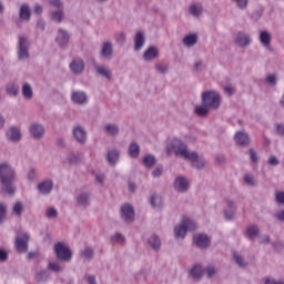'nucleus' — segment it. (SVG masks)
<instances>
[{
	"label": "nucleus",
	"instance_id": "f257e3e1",
	"mask_svg": "<svg viewBox=\"0 0 284 284\" xmlns=\"http://www.w3.org/2000/svg\"><path fill=\"white\" fill-rule=\"evenodd\" d=\"M166 152H169V154H175V156L184 159L185 161H194V159H196V151L187 150V144L179 138L170 140L166 145Z\"/></svg>",
	"mask_w": 284,
	"mask_h": 284
},
{
	"label": "nucleus",
	"instance_id": "f03ea898",
	"mask_svg": "<svg viewBox=\"0 0 284 284\" xmlns=\"http://www.w3.org/2000/svg\"><path fill=\"white\" fill-rule=\"evenodd\" d=\"M14 169L8 162L0 163V181L2 183V190L7 194H14Z\"/></svg>",
	"mask_w": 284,
	"mask_h": 284
},
{
	"label": "nucleus",
	"instance_id": "7ed1b4c3",
	"mask_svg": "<svg viewBox=\"0 0 284 284\" xmlns=\"http://www.w3.org/2000/svg\"><path fill=\"white\" fill-rule=\"evenodd\" d=\"M196 230V222L192 219H183L178 225L174 226V239H185L187 232H194Z\"/></svg>",
	"mask_w": 284,
	"mask_h": 284
},
{
	"label": "nucleus",
	"instance_id": "20e7f679",
	"mask_svg": "<svg viewBox=\"0 0 284 284\" xmlns=\"http://www.w3.org/2000/svg\"><path fill=\"white\" fill-rule=\"evenodd\" d=\"M221 94L216 91H206L202 93V103L211 110H219L221 108Z\"/></svg>",
	"mask_w": 284,
	"mask_h": 284
},
{
	"label": "nucleus",
	"instance_id": "39448f33",
	"mask_svg": "<svg viewBox=\"0 0 284 284\" xmlns=\"http://www.w3.org/2000/svg\"><path fill=\"white\" fill-rule=\"evenodd\" d=\"M30 57V41L27 37L20 36L18 40V59L26 61Z\"/></svg>",
	"mask_w": 284,
	"mask_h": 284
},
{
	"label": "nucleus",
	"instance_id": "423d86ee",
	"mask_svg": "<svg viewBox=\"0 0 284 284\" xmlns=\"http://www.w3.org/2000/svg\"><path fill=\"white\" fill-rule=\"evenodd\" d=\"M54 251L60 261H64V263H70V261H72V251H70L65 244L61 242L57 243L54 245Z\"/></svg>",
	"mask_w": 284,
	"mask_h": 284
},
{
	"label": "nucleus",
	"instance_id": "0eeeda50",
	"mask_svg": "<svg viewBox=\"0 0 284 284\" xmlns=\"http://www.w3.org/2000/svg\"><path fill=\"white\" fill-rule=\"evenodd\" d=\"M53 190H54V181H52V179L42 180L37 185V191L40 196H50Z\"/></svg>",
	"mask_w": 284,
	"mask_h": 284
},
{
	"label": "nucleus",
	"instance_id": "6e6552de",
	"mask_svg": "<svg viewBox=\"0 0 284 284\" xmlns=\"http://www.w3.org/2000/svg\"><path fill=\"white\" fill-rule=\"evenodd\" d=\"M173 190H175L178 194H185V192L190 190V180L183 175L175 178L173 182Z\"/></svg>",
	"mask_w": 284,
	"mask_h": 284
},
{
	"label": "nucleus",
	"instance_id": "1a4fd4ad",
	"mask_svg": "<svg viewBox=\"0 0 284 284\" xmlns=\"http://www.w3.org/2000/svg\"><path fill=\"white\" fill-rule=\"evenodd\" d=\"M30 241V234L22 232L18 233L16 239V250L17 252L23 253L28 252V243Z\"/></svg>",
	"mask_w": 284,
	"mask_h": 284
},
{
	"label": "nucleus",
	"instance_id": "9d476101",
	"mask_svg": "<svg viewBox=\"0 0 284 284\" xmlns=\"http://www.w3.org/2000/svg\"><path fill=\"white\" fill-rule=\"evenodd\" d=\"M29 133L32 139L39 141L42 136H45V126L39 122H33L29 125Z\"/></svg>",
	"mask_w": 284,
	"mask_h": 284
},
{
	"label": "nucleus",
	"instance_id": "9b49d317",
	"mask_svg": "<svg viewBox=\"0 0 284 284\" xmlns=\"http://www.w3.org/2000/svg\"><path fill=\"white\" fill-rule=\"evenodd\" d=\"M70 32L65 29H58V33L55 37V43L59 45V48H68V43H70Z\"/></svg>",
	"mask_w": 284,
	"mask_h": 284
},
{
	"label": "nucleus",
	"instance_id": "f8f14e48",
	"mask_svg": "<svg viewBox=\"0 0 284 284\" xmlns=\"http://www.w3.org/2000/svg\"><path fill=\"white\" fill-rule=\"evenodd\" d=\"M235 43L240 48H248V45L252 43V36L245 31H239L235 34Z\"/></svg>",
	"mask_w": 284,
	"mask_h": 284
},
{
	"label": "nucleus",
	"instance_id": "ddd939ff",
	"mask_svg": "<svg viewBox=\"0 0 284 284\" xmlns=\"http://www.w3.org/2000/svg\"><path fill=\"white\" fill-rule=\"evenodd\" d=\"M120 216L124 223H132L134 221V207L130 204L122 205Z\"/></svg>",
	"mask_w": 284,
	"mask_h": 284
},
{
	"label": "nucleus",
	"instance_id": "4468645a",
	"mask_svg": "<svg viewBox=\"0 0 284 284\" xmlns=\"http://www.w3.org/2000/svg\"><path fill=\"white\" fill-rule=\"evenodd\" d=\"M6 136L11 143H19L23 139L21 129L19 126H11L7 130Z\"/></svg>",
	"mask_w": 284,
	"mask_h": 284
},
{
	"label": "nucleus",
	"instance_id": "2eb2a0df",
	"mask_svg": "<svg viewBox=\"0 0 284 284\" xmlns=\"http://www.w3.org/2000/svg\"><path fill=\"white\" fill-rule=\"evenodd\" d=\"M193 241L196 247H200V250H207V247H210L212 243V241L210 240V236H207V234H204V233L194 235Z\"/></svg>",
	"mask_w": 284,
	"mask_h": 284
},
{
	"label": "nucleus",
	"instance_id": "dca6fc26",
	"mask_svg": "<svg viewBox=\"0 0 284 284\" xmlns=\"http://www.w3.org/2000/svg\"><path fill=\"white\" fill-rule=\"evenodd\" d=\"M74 139L83 145L88 141V131L82 125H75L72 130Z\"/></svg>",
	"mask_w": 284,
	"mask_h": 284
},
{
	"label": "nucleus",
	"instance_id": "f3484780",
	"mask_svg": "<svg viewBox=\"0 0 284 284\" xmlns=\"http://www.w3.org/2000/svg\"><path fill=\"white\" fill-rule=\"evenodd\" d=\"M102 130L106 136H111L112 139L116 138V135L121 132V128L114 122L105 123Z\"/></svg>",
	"mask_w": 284,
	"mask_h": 284
},
{
	"label": "nucleus",
	"instance_id": "a211bd4d",
	"mask_svg": "<svg viewBox=\"0 0 284 284\" xmlns=\"http://www.w3.org/2000/svg\"><path fill=\"white\" fill-rule=\"evenodd\" d=\"M92 193L82 191L75 196V202L79 207H89Z\"/></svg>",
	"mask_w": 284,
	"mask_h": 284
},
{
	"label": "nucleus",
	"instance_id": "6ab92c4d",
	"mask_svg": "<svg viewBox=\"0 0 284 284\" xmlns=\"http://www.w3.org/2000/svg\"><path fill=\"white\" fill-rule=\"evenodd\" d=\"M69 68L73 74H82L85 70V62L81 58H75L71 61Z\"/></svg>",
	"mask_w": 284,
	"mask_h": 284
},
{
	"label": "nucleus",
	"instance_id": "aec40b11",
	"mask_svg": "<svg viewBox=\"0 0 284 284\" xmlns=\"http://www.w3.org/2000/svg\"><path fill=\"white\" fill-rule=\"evenodd\" d=\"M83 161V154L77 151H71L64 159L67 165H79Z\"/></svg>",
	"mask_w": 284,
	"mask_h": 284
},
{
	"label": "nucleus",
	"instance_id": "412c9836",
	"mask_svg": "<svg viewBox=\"0 0 284 284\" xmlns=\"http://www.w3.org/2000/svg\"><path fill=\"white\" fill-rule=\"evenodd\" d=\"M258 41L266 50H272V33L267 30L260 31Z\"/></svg>",
	"mask_w": 284,
	"mask_h": 284
},
{
	"label": "nucleus",
	"instance_id": "4be33fe9",
	"mask_svg": "<svg viewBox=\"0 0 284 284\" xmlns=\"http://www.w3.org/2000/svg\"><path fill=\"white\" fill-rule=\"evenodd\" d=\"M71 101L75 103V105H85L88 104V93L84 91H73L71 94Z\"/></svg>",
	"mask_w": 284,
	"mask_h": 284
},
{
	"label": "nucleus",
	"instance_id": "5701e85b",
	"mask_svg": "<svg viewBox=\"0 0 284 284\" xmlns=\"http://www.w3.org/2000/svg\"><path fill=\"white\" fill-rule=\"evenodd\" d=\"M100 54L103 59H112V57H114V44L110 41L102 43Z\"/></svg>",
	"mask_w": 284,
	"mask_h": 284
},
{
	"label": "nucleus",
	"instance_id": "b1692460",
	"mask_svg": "<svg viewBox=\"0 0 284 284\" xmlns=\"http://www.w3.org/2000/svg\"><path fill=\"white\" fill-rule=\"evenodd\" d=\"M34 278L37 283L45 284L49 281H52V274L45 268H40L36 272Z\"/></svg>",
	"mask_w": 284,
	"mask_h": 284
},
{
	"label": "nucleus",
	"instance_id": "393cba45",
	"mask_svg": "<svg viewBox=\"0 0 284 284\" xmlns=\"http://www.w3.org/2000/svg\"><path fill=\"white\" fill-rule=\"evenodd\" d=\"M234 139L237 145L243 148H247V145H250V134H247L245 131H237L234 135Z\"/></svg>",
	"mask_w": 284,
	"mask_h": 284
},
{
	"label": "nucleus",
	"instance_id": "a878e982",
	"mask_svg": "<svg viewBox=\"0 0 284 284\" xmlns=\"http://www.w3.org/2000/svg\"><path fill=\"white\" fill-rule=\"evenodd\" d=\"M50 20L53 23H62L65 21V9H55L50 12Z\"/></svg>",
	"mask_w": 284,
	"mask_h": 284
},
{
	"label": "nucleus",
	"instance_id": "bb28decb",
	"mask_svg": "<svg viewBox=\"0 0 284 284\" xmlns=\"http://www.w3.org/2000/svg\"><path fill=\"white\" fill-rule=\"evenodd\" d=\"M187 161H190L191 165L196 170H205L207 168V160L203 156H199L197 152H195V159Z\"/></svg>",
	"mask_w": 284,
	"mask_h": 284
},
{
	"label": "nucleus",
	"instance_id": "cd10ccee",
	"mask_svg": "<svg viewBox=\"0 0 284 284\" xmlns=\"http://www.w3.org/2000/svg\"><path fill=\"white\" fill-rule=\"evenodd\" d=\"M233 261L241 270H245V267L250 265V262H247L245 255H243L241 252H233Z\"/></svg>",
	"mask_w": 284,
	"mask_h": 284
},
{
	"label": "nucleus",
	"instance_id": "c85d7f7f",
	"mask_svg": "<svg viewBox=\"0 0 284 284\" xmlns=\"http://www.w3.org/2000/svg\"><path fill=\"white\" fill-rule=\"evenodd\" d=\"M234 214H236V204H234V201L227 200L226 207L224 209V217L226 221H232Z\"/></svg>",
	"mask_w": 284,
	"mask_h": 284
},
{
	"label": "nucleus",
	"instance_id": "c756f323",
	"mask_svg": "<svg viewBox=\"0 0 284 284\" xmlns=\"http://www.w3.org/2000/svg\"><path fill=\"white\" fill-rule=\"evenodd\" d=\"M143 45H145V33H143V31H139L134 36L135 52L143 50Z\"/></svg>",
	"mask_w": 284,
	"mask_h": 284
},
{
	"label": "nucleus",
	"instance_id": "7c9ffc66",
	"mask_svg": "<svg viewBox=\"0 0 284 284\" xmlns=\"http://www.w3.org/2000/svg\"><path fill=\"white\" fill-rule=\"evenodd\" d=\"M189 274L195 281H201V278H203V274H205V270L203 268V266L195 264L190 268Z\"/></svg>",
	"mask_w": 284,
	"mask_h": 284
},
{
	"label": "nucleus",
	"instance_id": "2f4dec72",
	"mask_svg": "<svg viewBox=\"0 0 284 284\" xmlns=\"http://www.w3.org/2000/svg\"><path fill=\"white\" fill-rule=\"evenodd\" d=\"M158 57L159 48L156 47H149L143 53L144 61H154V59H158Z\"/></svg>",
	"mask_w": 284,
	"mask_h": 284
},
{
	"label": "nucleus",
	"instance_id": "473e14b6",
	"mask_svg": "<svg viewBox=\"0 0 284 284\" xmlns=\"http://www.w3.org/2000/svg\"><path fill=\"white\" fill-rule=\"evenodd\" d=\"M31 17H32V10L30 9V6L21 4L19 10V19L21 21H30Z\"/></svg>",
	"mask_w": 284,
	"mask_h": 284
},
{
	"label": "nucleus",
	"instance_id": "72a5a7b5",
	"mask_svg": "<svg viewBox=\"0 0 284 284\" xmlns=\"http://www.w3.org/2000/svg\"><path fill=\"white\" fill-rule=\"evenodd\" d=\"M182 43L185 48H194L199 43V36L196 33L187 34L183 38Z\"/></svg>",
	"mask_w": 284,
	"mask_h": 284
},
{
	"label": "nucleus",
	"instance_id": "f704fd0d",
	"mask_svg": "<svg viewBox=\"0 0 284 284\" xmlns=\"http://www.w3.org/2000/svg\"><path fill=\"white\" fill-rule=\"evenodd\" d=\"M258 225L256 224H251L246 227V231H245V237L248 240V241H254L257 236H258Z\"/></svg>",
	"mask_w": 284,
	"mask_h": 284
},
{
	"label": "nucleus",
	"instance_id": "c9c22d12",
	"mask_svg": "<svg viewBox=\"0 0 284 284\" xmlns=\"http://www.w3.org/2000/svg\"><path fill=\"white\" fill-rule=\"evenodd\" d=\"M194 112L197 116H207L210 112H212V109L204 102H202L201 104L195 106Z\"/></svg>",
	"mask_w": 284,
	"mask_h": 284
},
{
	"label": "nucleus",
	"instance_id": "e433bc0d",
	"mask_svg": "<svg viewBox=\"0 0 284 284\" xmlns=\"http://www.w3.org/2000/svg\"><path fill=\"white\" fill-rule=\"evenodd\" d=\"M148 243L150 247H152V250H154L155 252H159V250H161V237H159V235L152 234L148 239Z\"/></svg>",
	"mask_w": 284,
	"mask_h": 284
},
{
	"label": "nucleus",
	"instance_id": "4c0bfd02",
	"mask_svg": "<svg viewBox=\"0 0 284 284\" xmlns=\"http://www.w3.org/2000/svg\"><path fill=\"white\" fill-rule=\"evenodd\" d=\"M128 152L131 159H139V155L141 154V146L139 145V143L132 142L129 145Z\"/></svg>",
	"mask_w": 284,
	"mask_h": 284
},
{
	"label": "nucleus",
	"instance_id": "58836bf2",
	"mask_svg": "<svg viewBox=\"0 0 284 284\" xmlns=\"http://www.w3.org/2000/svg\"><path fill=\"white\" fill-rule=\"evenodd\" d=\"M22 97L27 101H32V99L34 97V91L32 90V85L30 83H24L22 85Z\"/></svg>",
	"mask_w": 284,
	"mask_h": 284
},
{
	"label": "nucleus",
	"instance_id": "ea45409f",
	"mask_svg": "<svg viewBox=\"0 0 284 284\" xmlns=\"http://www.w3.org/2000/svg\"><path fill=\"white\" fill-rule=\"evenodd\" d=\"M150 203L154 210H161L163 207V196L159 194L151 195Z\"/></svg>",
	"mask_w": 284,
	"mask_h": 284
},
{
	"label": "nucleus",
	"instance_id": "a19ab883",
	"mask_svg": "<svg viewBox=\"0 0 284 284\" xmlns=\"http://www.w3.org/2000/svg\"><path fill=\"white\" fill-rule=\"evenodd\" d=\"M119 158L120 153L116 149L110 150L106 154V159L110 165H116V163H119Z\"/></svg>",
	"mask_w": 284,
	"mask_h": 284
},
{
	"label": "nucleus",
	"instance_id": "79ce46f5",
	"mask_svg": "<svg viewBox=\"0 0 284 284\" xmlns=\"http://www.w3.org/2000/svg\"><path fill=\"white\" fill-rule=\"evenodd\" d=\"M80 256H82V258H85L87 261H92V258H94V248H92V246H84L81 251H80Z\"/></svg>",
	"mask_w": 284,
	"mask_h": 284
},
{
	"label": "nucleus",
	"instance_id": "37998d69",
	"mask_svg": "<svg viewBox=\"0 0 284 284\" xmlns=\"http://www.w3.org/2000/svg\"><path fill=\"white\" fill-rule=\"evenodd\" d=\"M243 181L248 187H256V185H258V183L256 182V178H254L252 173H245L243 176Z\"/></svg>",
	"mask_w": 284,
	"mask_h": 284
},
{
	"label": "nucleus",
	"instance_id": "c03bdc74",
	"mask_svg": "<svg viewBox=\"0 0 284 284\" xmlns=\"http://www.w3.org/2000/svg\"><path fill=\"white\" fill-rule=\"evenodd\" d=\"M97 72L98 74H100V77H104V79H106L108 81H112V71H110V68L98 67Z\"/></svg>",
	"mask_w": 284,
	"mask_h": 284
},
{
	"label": "nucleus",
	"instance_id": "a18cd8bd",
	"mask_svg": "<svg viewBox=\"0 0 284 284\" xmlns=\"http://www.w3.org/2000/svg\"><path fill=\"white\" fill-rule=\"evenodd\" d=\"M7 94L9 97H18L19 95V85L14 82H9L7 84Z\"/></svg>",
	"mask_w": 284,
	"mask_h": 284
},
{
	"label": "nucleus",
	"instance_id": "49530a36",
	"mask_svg": "<svg viewBox=\"0 0 284 284\" xmlns=\"http://www.w3.org/2000/svg\"><path fill=\"white\" fill-rule=\"evenodd\" d=\"M189 12L192 14V17L199 18L201 14H203V7L201 4H191L189 7Z\"/></svg>",
	"mask_w": 284,
	"mask_h": 284
},
{
	"label": "nucleus",
	"instance_id": "de8ad7c7",
	"mask_svg": "<svg viewBox=\"0 0 284 284\" xmlns=\"http://www.w3.org/2000/svg\"><path fill=\"white\" fill-rule=\"evenodd\" d=\"M111 243H114L116 245H123L125 243V235L121 233H114L111 236Z\"/></svg>",
	"mask_w": 284,
	"mask_h": 284
},
{
	"label": "nucleus",
	"instance_id": "09e8293b",
	"mask_svg": "<svg viewBox=\"0 0 284 284\" xmlns=\"http://www.w3.org/2000/svg\"><path fill=\"white\" fill-rule=\"evenodd\" d=\"M204 272H205L207 278H214V276H216L219 274V267H216L214 265H209V266H206Z\"/></svg>",
	"mask_w": 284,
	"mask_h": 284
},
{
	"label": "nucleus",
	"instance_id": "8fccbe9b",
	"mask_svg": "<svg viewBox=\"0 0 284 284\" xmlns=\"http://www.w3.org/2000/svg\"><path fill=\"white\" fill-rule=\"evenodd\" d=\"M47 268L55 274L63 271V266H61V263L59 262H49Z\"/></svg>",
	"mask_w": 284,
	"mask_h": 284
},
{
	"label": "nucleus",
	"instance_id": "3c124183",
	"mask_svg": "<svg viewBox=\"0 0 284 284\" xmlns=\"http://www.w3.org/2000/svg\"><path fill=\"white\" fill-rule=\"evenodd\" d=\"M143 163L145 168H152L153 165H156V158L152 154H148L143 158Z\"/></svg>",
	"mask_w": 284,
	"mask_h": 284
},
{
	"label": "nucleus",
	"instance_id": "603ef678",
	"mask_svg": "<svg viewBox=\"0 0 284 284\" xmlns=\"http://www.w3.org/2000/svg\"><path fill=\"white\" fill-rule=\"evenodd\" d=\"M114 39H115V43H118V45H123L125 43V41H128V36H125V32L120 31L114 34Z\"/></svg>",
	"mask_w": 284,
	"mask_h": 284
},
{
	"label": "nucleus",
	"instance_id": "864d4df0",
	"mask_svg": "<svg viewBox=\"0 0 284 284\" xmlns=\"http://www.w3.org/2000/svg\"><path fill=\"white\" fill-rule=\"evenodd\" d=\"M49 6H51V8H57V10H65L63 0H49Z\"/></svg>",
	"mask_w": 284,
	"mask_h": 284
},
{
	"label": "nucleus",
	"instance_id": "5fc2aeb1",
	"mask_svg": "<svg viewBox=\"0 0 284 284\" xmlns=\"http://www.w3.org/2000/svg\"><path fill=\"white\" fill-rule=\"evenodd\" d=\"M234 4L237 6L240 10L247 9V6H250V0H231Z\"/></svg>",
	"mask_w": 284,
	"mask_h": 284
},
{
	"label": "nucleus",
	"instance_id": "6e6d98bb",
	"mask_svg": "<svg viewBox=\"0 0 284 284\" xmlns=\"http://www.w3.org/2000/svg\"><path fill=\"white\" fill-rule=\"evenodd\" d=\"M45 216L49 219H57V216H59V211H57L54 206H50L45 212Z\"/></svg>",
	"mask_w": 284,
	"mask_h": 284
},
{
	"label": "nucleus",
	"instance_id": "4d7b16f0",
	"mask_svg": "<svg viewBox=\"0 0 284 284\" xmlns=\"http://www.w3.org/2000/svg\"><path fill=\"white\" fill-rule=\"evenodd\" d=\"M13 214H16V216H21V214H23V204L21 202H17L13 205Z\"/></svg>",
	"mask_w": 284,
	"mask_h": 284
},
{
	"label": "nucleus",
	"instance_id": "13d9d810",
	"mask_svg": "<svg viewBox=\"0 0 284 284\" xmlns=\"http://www.w3.org/2000/svg\"><path fill=\"white\" fill-rule=\"evenodd\" d=\"M95 183L97 185H99L100 187H103L104 183H105V174L103 173H97L95 174Z\"/></svg>",
	"mask_w": 284,
	"mask_h": 284
},
{
	"label": "nucleus",
	"instance_id": "bf43d9fd",
	"mask_svg": "<svg viewBox=\"0 0 284 284\" xmlns=\"http://www.w3.org/2000/svg\"><path fill=\"white\" fill-rule=\"evenodd\" d=\"M264 284H284L283 280H276L274 277H264L263 278Z\"/></svg>",
	"mask_w": 284,
	"mask_h": 284
},
{
	"label": "nucleus",
	"instance_id": "052dcab7",
	"mask_svg": "<svg viewBox=\"0 0 284 284\" xmlns=\"http://www.w3.org/2000/svg\"><path fill=\"white\" fill-rule=\"evenodd\" d=\"M248 154L252 163H258V153L254 149H250Z\"/></svg>",
	"mask_w": 284,
	"mask_h": 284
},
{
	"label": "nucleus",
	"instance_id": "680f3d73",
	"mask_svg": "<svg viewBox=\"0 0 284 284\" xmlns=\"http://www.w3.org/2000/svg\"><path fill=\"white\" fill-rule=\"evenodd\" d=\"M155 70H158L160 72V74H165V72H168V70H169V67H168V64L156 63Z\"/></svg>",
	"mask_w": 284,
	"mask_h": 284
},
{
	"label": "nucleus",
	"instance_id": "e2e57ef3",
	"mask_svg": "<svg viewBox=\"0 0 284 284\" xmlns=\"http://www.w3.org/2000/svg\"><path fill=\"white\" fill-rule=\"evenodd\" d=\"M275 133L278 136H284V124L283 123H275Z\"/></svg>",
	"mask_w": 284,
	"mask_h": 284
},
{
	"label": "nucleus",
	"instance_id": "0e129e2a",
	"mask_svg": "<svg viewBox=\"0 0 284 284\" xmlns=\"http://www.w3.org/2000/svg\"><path fill=\"white\" fill-rule=\"evenodd\" d=\"M275 201L280 205H284V192H277L275 195Z\"/></svg>",
	"mask_w": 284,
	"mask_h": 284
},
{
	"label": "nucleus",
	"instance_id": "69168bd1",
	"mask_svg": "<svg viewBox=\"0 0 284 284\" xmlns=\"http://www.w3.org/2000/svg\"><path fill=\"white\" fill-rule=\"evenodd\" d=\"M276 77L274 74H270L266 77V83H268V85H276Z\"/></svg>",
	"mask_w": 284,
	"mask_h": 284
},
{
	"label": "nucleus",
	"instance_id": "338daca9",
	"mask_svg": "<svg viewBox=\"0 0 284 284\" xmlns=\"http://www.w3.org/2000/svg\"><path fill=\"white\" fill-rule=\"evenodd\" d=\"M84 278L88 284H97V276L87 274L84 275Z\"/></svg>",
	"mask_w": 284,
	"mask_h": 284
},
{
	"label": "nucleus",
	"instance_id": "774afa93",
	"mask_svg": "<svg viewBox=\"0 0 284 284\" xmlns=\"http://www.w3.org/2000/svg\"><path fill=\"white\" fill-rule=\"evenodd\" d=\"M275 219H277V221H282V223H284V210H280L275 213Z\"/></svg>",
	"mask_w": 284,
	"mask_h": 284
}]
</instances>
